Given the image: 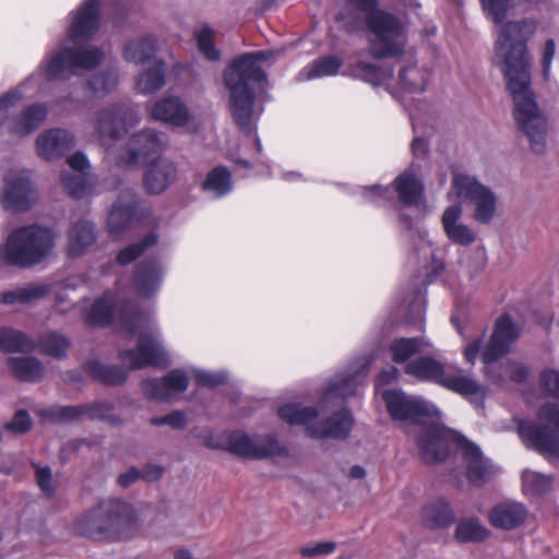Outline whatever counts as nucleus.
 Instances as JSON below:
<instances>
[{
  "mask_svg": "<svg viewBox=\"0 0 559 559\" xmlns=\"http://www.w3.org/2000/svg\"><path fill=\"white\" fill-rule=\"evenodd\" d=\"M538 24L536 19L506 23L496 50L504 61L507 86L514 103L513 115L518 127L527 136L532 151L542 154L546 148L547 121L531 87V56L527 46Z\"/></svg>",
  "mask_w": 559,
  "mask_h": 559,
  "instance_id": "obj_1",
  "label": "nucleus"
},
{
  "mask_svg": "<svg viewBox=\"0 0 559 559\" xmlns=\"http://www.w3.org/2000/svg\"><path fill=\"white\" fill-rule=\"evenodd\" d=\"M276 52L271 49L246 52L233 60L224 72V83L229 92V111L240 132H252L255 88L267 84L266 72L259 62L272 59Z\"/></svg>",
  "mask_w": 559,
  "mask_h": 559,
  "instance_id": "obj_2",
  "label": "nucleus"
},
{
  "mask_svg": "<svg viewBox=\"0 0 559 559\" xmlns=\"http://www.w3.org/2000/svg\"><path fill=\"white\" fill-rule=\"evenodd\" d=\"M418 455L428 465L444 462L450 452L466 464V478L477 487L485 484L486 466L480 448L456 430L442 424L424 425L417 437Z\"/></svg>",
  "mask_w": 559,
  "mask_h": 559,
  "instance_id": "obj_3",
  "label": "nucleus"
},
{
  "mask_svg": "<svg viewBox=\"0 0 559 559\" xmlns=\"http://www.w3.org/2000/svg\"><path fill=\"white\" fill-rule=\"evenodd\" d=\"M130 504L121 500L102 501L80 516L74 528L81 536L94 540H118L134 525Z\"/></svg>",
  "mask_w": 559,
  "mask_h": 559,
  "instance_id": "obj_4",
  "label": "nucleus"
},
{
  "mask_svg": "<svg viewBox=\"0 0 559 559\" xmlns=\"http://www.w3.org/2000/svg\"><path fill=\"white\" fill-rule=\"evenodd\" d=\"M55 246L50 229L33 224L14 229L0 250L7 265L31 267L48 257Z\"/></svg>",
  "mask_w": 559,
  "mask_h": 559,
  "instance_id": "obj_5",
  "label": "nucleus"
},
{
  "mask_svg": "<svg viewBox=\"0 0 559 559\" xmlns=\"http://www.w3.org/2000/svg\"><path fill=\"white\" fill-rule=\"evenodd\" d=\"M277 415L289 425H305L308 436L314 439H346L354 424L352 413L345 408L335 412L324 420L316 423H311L319 416V412L314 406L287 403L278 407Z\"/></svg>",
  "mask_w": 559,
  "mask_h": 559,
  "instance_id": "obj_6",
  "label": "nucleus"
},
{
  "mask_svg": "<svg viewBox=\"0 0 559 559\" xmlns=\"http://www.w3.org/2000/svg\"><path fill=\"white\" fill-rule=\"evenodd\" d=\"M366 26L373 35L368 48L374 59L395 58L404 53L407 32L400 17L381 10L366 17Z\"/></svg>",
  "mask_w": 559,
  "mask_h": 559,
  "instance_id": "obj_7",
  "label": "nucleus"
},
{
  "mask_svg": "<svg viewBox=\"0 0 559 559\" xmlns=\"http://www.w3.org/2000/svg\"><path fill=\"white\" fill-rule=\"evenodd\" d=\"M523 443L549 457H559V404L547 402L537 413V424L521 421L518 426Z\"/></svg>",
  "mask_w": 559,
  "mask_h": 559,
  "instance_id": "obj_8",
  "label": "nucleus"
},
{
  "mask_svg": "<svg viewBox=\"0 0 559 559\" xmlns=\"http://www.w3.org/2000/svg\"><path fill=\"white\" fill-rule=\"evenodd\" d=\"M104 53L98 47H63L43 60L39 71L46 81H59L73 74L76 69H95L102 63Z\"/></svg>",
  "mask_w": 559,
  "mask_h": 559,
  "instance_id": "obj_9",
  "label": "nucleus"
},
{
  "mask_svg": "<svg viewBox=\"0 0 559 559\" xmlns=\"http://www.w3.org/2000/svg\"><path fill=\"white\" fill-rule=\"evenodd\" d=\"M205 445L211 449H223L239 457L250 460H262L287 454V449L276 438L269 436L264 440L255 442L247 433L239 430L231 431L227 436L225 444L206 440Z\"/></svg>",
  "mask_w": 559,
  "mask_h": 559,
  "instance_id": "obj_10",
  "label": "nucleus"
},
{
  "mask_svg": "<svg viewBox=\"0 0 559 559\" xmlns=\"http://www.w3.org/2000/svg\"><path fill=\"white\" fill-rule=\"evenodd\" d=\"M118 358L129 370L147 367L165 368L169 365L168 356L157 337L148 332L138 335L135 348L119 350Z\"/></svg>",
  "mask_w": 559,
  "mask_h": 559,
  "instance_id": "obj_11",
  "label": "nucleus"
},
{
  "mask_svg": "<svg viewBox=\"0 0 559 559\" xmlns=\"http://www.w3.org/2000/svg\"><path fill=\"white\" fill-rule=\"evenodd\" d=\"M382 399L389 415L394 420H408L415 425H424L425 420L436 413L433 405L419 397L408 396L402 390H386Z\"/></svg>",
  "mask_w": 559,
  "mask_h": 559,
  "instance_id": "obj_12",
  "label": "nucleus"
},
{
  "mask_svg": "<svg viewBox=\"0 0 559 559\" xmlns=\"http://www.w3.org/2000/svg\"><path fill=\"white\" fill-rule=\"evenodd\" d=\"M167 145V135L144 129L132 135L124 163L129 166L146 165L160 158Z\"/></svg>",
  "mask_w": 559,
  "mask_h": 559,
  "instance_id": "obj_13",
  "label": "nucleus"
},
{
  "mask_svg": "<svg viewBox=\"0 0 559 559\" xmlns=\"http://www.w3.org/2000/svg\"><path fill=\"white\" fill-rule=\"evenodd\" d=\"M102 0H83L72 12L68 37L74 44L90 41L99 31L102 21Z\"/></svg>",
  "mask_w": 559,
  "mask_h": 559,
  "instance_id": "obj_14",
  "label": "nucleus"
},
{
  "mask_svg": "<svg viewBox=\"0 0 559 559\" xmlns=\"http://www.w3.org/2000/svg\"><path fill=\"white\" fill-rule=\"evenodd\" d=\"M134 120V112L128 104L115 103L98 111L96 131L100 138L117 140L128 132Z\"/></svg>",
  "mask_w": 559,
  "mask_h": 559,
  "instance_id": "obj_15",
  "label": "nucleus"
},
{
  "mask_svg": "<svg viewBox=\"0 0 559 559\" xmlns=\"http://www.w3.org/2000/svg\"><path fill=\"white\" fill-rule=\"evenodd\" d=\"M143 204L144 201L133 190L121 191L107 218L108 233L116 236L129 228L138 214L143 211Z\"/></svg>",
  "mask_w": 559,
  "mask_h": 559,
  "instance_id": "obj_16",
  "label": "nucleus"
},
{
  "mask_svg": "<svg viewBox=\"0 0 559 559\" xmlns=\"http://www.w3.org/2000/svg\"><path fill=\"white\" fill-rule=\"evenodd\" d=\"M189 386V378L182 369H171L162 379L147 378L141 382V390L148 400L165 402L171 392H185Z\"/></svg>",
  "mask_w": 559,
  "mask_h": 559,
  "instance_id": "obj_17",
  "label": "nucleus"
},
{
  "mask_svg": "<svg viewBox=\"0 0 559 559\" xmlns=\"http://www.w3.org/2000/svg\"><path fill=\"white\" fill-rule=\"evenodd\" d=\"M452 183L457 198L476 204L475 219L481 223L489 222V188L466 175L454 176Z\"/></svg>",
  "mask_w": 559,
  "mask_h": 559,
  "instance_id": "obj_18",
  "label": "nucleus"
},
{
  "mask_svg": "<svg viewBox=\"0 0 559 559\" xmlns=\"http://www.w3.org/2000/svg\"><path fill=\"white\" fill-rule=\"evenodd\" d=\"M178 177V168L168 159H158L147 164L143 175V188L150 195H159L165 192Z\"/></svg>",
  "mask_w": 559,
  "mask_h": 559,
  "instance_id": "obj_19",
  "label": "nucleus"
},
{
  "mask_svg": "<svg viewBox=\"0 0 559 559\" xmlns=\"http://www.w3.org/2000/svg\"><path fill=\"white\" fill-rule=\"evenodd\" d=\"M36 201V191L28 178L16 176L5 180L3 202L8 210L26 212Z\"/></svg>",
  "mask_w": 559,
  "mask_h": 559,
  "instance_id": "obj_20",
  "label": "nucleus"
},
{
  "mask_svg": "<svg viewBox=\"0 0 559 559\" xmlns=\"http://www.w3.org/2000/svg\"><path fill=\"white\" fill-rule=\"evenodd\" d=\"M74 145L71 132L55 128L49 129L36 140L37 154L46 160H56L63 157Z\"/></svg>",
  "mask_w": 559,
  "mask_h": 559,
  "instance_id": "obj_21",
  "label": "nucleus"
},
{
  "mask_svg": "<svg viewBox=\"0 0 559 559\" xmlns=\"http://www.w3.org/2000/svg\"><path fill=\"white\" fill-rule=\"evenodd\" d=\"M163 271L156 258H147L136 264L132 286L140 297H151L160 287Z\"/></svg>",
  "mask_w": 559,
  "mask_h": 559,
  "instance_id": "obj_22",
  "label": "nucleus"
},
{
  "mask_svg": "<svg viewBox=\"0 0 559 559\" xmlns=\"http://www.w3.org/2000/svg\"><path fill=\"white\" fill-rule=\"evenodd\" d=\"M520 332V326L509 314L497 319L495 331L491 333V382L495 378L493 361L510 350L512 344L519 338Z\"/></svg>",
  "mask_w": 559,
  "mask_h": 559,
  "instance_id": "obj_23",
  "label": "nucleus"
},
{
  "mask_svg": "<svg viewBox=\"0 0 559 559\" xmlns=\"http://www.w3.org/2000/svg\"><path fill=\"white\" fill-rule=\"evenodd\" d=\"M461 216V205L455 204L448 206L441 217L442 227L451 242L461 246H469L475 241L476 235L467 225L459 223Z\"/></svg>",
  "mask_w": 559,
  "mask_h": 559,
  "instance_id": "obj_24",
  "label": "nucleus"
},
{
  "mask_svg": "<svg viewBox=\"0 0 559 559\" xmlns=\"http://www.w3.org/2000/svg\"><path fill=\"white\" fill-rule=\"evenodd\" d=\"M97 238L96 226L92 222L80 219L73 223L68 231V254L81 257Z\"/></svg>",
  "mask_w": 559,
  "mask_h": 559,
  "instance_id": "obj_25",
  "label": "nucleus"
},
{
  "mask_svg": "<svg viewBox=\"0 0 559 559\" xmlns=\"http://www.w3.org/2000/svg\"><path fill=\"white\" fill-rule=\"evenodd\" d=\"M420 516L423 525L430 530L447 528L455 522V513L444 498L425 504Z\"/></svg>",
  "mask_w": 559,
  "mask_h": 559,
  "instance_id": "obj_26",
  "label": "nucleus"
},
{
  "mask_svg": "<svg viewBox=\"0 0 559 559\" xmlns=\"http://www.w3.org/2000/svg\"><path fill=\"white\" fill-rule=\"evenodd\" d=\"M151 115L155 120L182 127L189 121V110L178 97H166L154 104Z\"/></svg>",
  "mask_w": 559,
  "mask_h": 559,
  "instance_id": "obj_27",
  "label": "nucleus"
},
{
  "mask_svg": "<svg viewBox=\"0 0 559 559\" xmlns=\"http://www.w3.org/2000/svg\"><path fill=\"white\" fill-rule=\"evenodd\" d=\"M527 514L524 504L504 501L491 509V524L503 530H513L525 522Z\"/></svg>",
  "mask_w": 559,
  "mask_h": 559,
  "instance_id": "obj_28",
  "label": "nucleus"
},
{
  "mask_svg": "<svg viewBox=\"0 0 559 559\" xmlns=\"http://www.w3.org/2000/svg\"><path fill=\"white\" fill-rule=\"evenodd\" d=\"M83 370L92 380L107 385L119 386L127 382L128 371L118 365H105L97 359H90L84 362Z\"/></svg>",
  "mask_w": 559,
  "mask_h": 559,
  "instance_id": "obj_29",
  "label": "nucleus"
},
{
  "mask_svg": "<svg viewBox=\"0 0 559 559\" xmlns=\"http://www.w3.org/2000/svg\"><path fill=\"white\" fill-rule=\"evenodd\" d=\"M447 368L443 364L431 356H419L408 361L404 372L419 381L440 384Z\"/></svg>",
  "mask_w": 559,
  "mask_h": 559,
  "instance_id": "obj_30",
  "label": "nucleus"
},
{
  "mask_svg": "<svg viewBox=\"0 0 559 559\" xmlns=\"http://www.w3.org/2000/svg\"><path fill=\"white\" fill-rule=\"evenodd\" d=\"M399 201L404 206H414L419 203L424 194L423 182L412 173L400 174L392 183Z\"/></svg>",
  "mask_w": 559,
  "mask_h": 559,
  "instance_id": "obj_31",
  "label": "nucleus"
},
{
  "mask_svg": "<svg viewBox=\"0 0 559 559\" xmlns=\"http://www.w3.org/2000/svg\"><path fill=\"white\" fill-rule=\"evenodd\" d=\"M48 106L35 103L24 108L13 120L12 132L27 135L35 131L47 118Z\"/></svg>",
  "mask_w": 559,
  "mask_h": 559,
  "instance_id": "obj_32",
  "label": "nucleus"
},
{
  "mask_svg": "<svg viewBox=\"0 0 559 559\" xmlns=\"http://www.w3.org/2000/svg\"><path fill=\"white\" fill-rule=\"evenodd\" d=\"M8 368L11 373L23 382H38L44 379L46 369L35 357H10Z\"/></svg>",
  "mask_w": 559,
  "mask_h": 559,
  "instance_id": "obj_33",
  "label": "nucleus"
},
{
  "mask_svg": "<svg viewBox=\"0 0 559 559\" xmlns=\"http://www.w3.org/2000/svg\"><path fill=\"white\" fill-rule=\"evenodd\" d=\"M36 342L23 331L11 326H0V352L4 354L32 353Z\"/></svg>",
  "mask_w": 559,
  "mask_h": 559,
  "instance_id": "obj_34",
  "label": "nucleus"
},
{
  "mask_svg": "<svg viewBox=\"0 0 559 559\" xmlns=\"http://www.w3.org/2000/svg\"><path fill=\"white\" fill-rule=\"evenodd\" d=\"M201 188L203 191L212 192L215 198L227 195L234 188L230 170L223 165L215 166L206 174Z\"/></svg>",
  "mask_w": 559,
  "mask_h": 559,
  "instance_id": "obj_35",
  "label": "nucleus"
},
{
  "mask_svg": "<svg viewBox=\"0 0 559 559\" xmlns=\"http://www.w3.org/2000/svg\"><path fill=\"white\" fill-rule=\"evenodd\" d=\"M157 50V39L153 35H145L136 40L129 41L123 48V57L133 63L148 61Z\"/></svg>",
  "mask_w": 559,
  "mask_h": 559,
  "instance_id": "obj_36",
  "label": "nucleus"
},
{
  "mask_svg": "<svg viewBox=\"0 0 559 559\" xmlns=\"http://www.w3.org/2000/svg\"><path fill=\"white\" fill-rule=\"evenodd\" d=\"M456 371L445 370L439 385L463 396L476 395L480 392V384L476 380L461 374L460 369Z\"/></svg>",
  "mask_w": 559,
  "mask_h": 559,
  "instance_id": "obj_37",
  "label": "nucleus"
},
{
  "mask_svg": "<svg viewBox=\"0 0 559 559\" xmlns=\"http://www.w3.org/2000/svg\"><path fill=\"white\" fill-rule=\"evenodd\" d=\"M50 290L46 284L28 285L16 290H8L0 293V304L12 306L15 304H29L33 300L45 297Z\"/></svg>",
  "mask_w": 559,
  "mask_h": 559,
  "instance_id": "obj_38",
  "label": "nucleus"
},
{
  "mask_svg": "<svg viewBox=\"0 0 559 559\" xmlns=\"http://www.w3.org/2000/svg\"><path fill=\"white\" fill-rule=\"evenodd\" d=\"M488 530L477 518H466L457 522L454 537L459 543H479L487 538Z\"/></svg>",
  "mask_w": 559,
  "mask_h": 559,
  "instance_id": "obj_39",
  "label": "nucleus"
},
{
  "mask_svg": "<svg viewBox=\"0 0 559 559\" xmlns=\"http://www.w3.org/2000/svg\"><path fill=\"white\" fill-rule=\"evenodd\" d=\"M166 63L158 60L144 71L136 81V86L144 94L154 93L165 84Z\"/></svg>",
  "mask_w": 559,
  "mask_h": 559,
  "instance_id": "obj_40",
  "label": "nucleus"
},
{
  "mask_svg": "<svg viewBox=\"0 0 559 559\" xmlns=\"http://www.w3.org/2000/svg\"><path fill=\"white\" fill-rule=\"evenodd\" d=\"M551 486L552 477L549 475L530 469H525L522 473V490L527 497H542L551 489Z\"/></svg>",
  "mask_w": 559,
  "mask_h": 559,
  "instance_id": "obj_41",
  "label": "nucleus"
},
{
  "mask_svg": "<svg viewBox=\"0 0 559 559\" xmlns=\"http://www.w3.org/2000/svg\"><path fill=\"white\" fill-rule=\"evenodd\" d=\"M420 350L421 341L418 337H399L389 345L391 359L395 364H407Z\"/></svg>",
  "mask_w": 559,
  "mask_h": 559,
  "instance_id": "obj_42",
  "label": "nucleus"
},
{
  "mask_svg": "<svg viewBox=\"0 0 559 559\" xmlns=\"http://www.w3.org/2000/svg\"><path fill=\"white\" fill-rule=\"evenodd\" d=\"M346 74L373 86L381 85L385 79V74L380 66L366 61L348 64Z\"/></svg>",
  "mask_w": 559,
  "mask_h": 559,
  "instance_id": "obj_43",
  "label": "nucleus"
},
{
  "mask_svg": "<svg viewBox=\"0 0 559 559\" xmlns=\"http://www.w3.org/2000/svg\"><path fill=\"white\" fill-rule=\"evenodd\" d=\"M70 340L58 333V332H49L45 335H41L36 343V348L48 356L55 358H64L70 348Z\"/></svg>",
  "mask_w": 559,
  "mask_h": 559,
  "instance_id": "obj_44",
  "label": "nucleus"
},
{
  "mask_svg": "<svg viewBox=\"0 0 559 559\" xmlns=\"http://www.w3.org/2000/svg\"><path fill=\"white\" fill-rule=\"evenodd\" d=\"M37 414L43 421L53 424H66L82 417L81 404L67 406L53 405L39 409Z\"/></svg>",
  "mask_w": 559,
  "mask_h": 559,
  "instance_id": "obj_45",
  "label": "nucleus"
},
{
  "mask_svg": "<svg viewBox=\"0 0 559 559\" xmlns=\"http://www.w3.org/2000/svg\"><path fill=\"white\" fill-rule=\"evenodd\" d=\"M157 242V235L148 233L138 242L131 243L121 249L116 255V262L120 265H128L140 258L150 247Z\"/></svg>",
  "mask_w": 559,
  "mask_h": 559,
  "instance_id": "obj_46",
  "label": "nucleus"
},
{
  "mask_svg": "<svg viewBox=\"0 0 559 559\" xmlns=\"http://www.w3.org/2000/svg\"><path fill=\"white\" fill-rule=\"evenodd\" d=\"M114 321V306L103 298L96 299L87 313L85 322L92 326H109Z\"/></svg>",
  "mask_w": 559,
  "mask_h": 559,
  "instance_id": "obj_47",
  "label": "nucleus"
},
{
  "mask_svg": "<svg viewBox=\"0 0 559 559\" xmlns=\"http://www.w3.org/2000/svg\"><path fill=\"white\" fill-rule=\"evenodd\" d=\"M463 356L469 365H474L476 359L480 358L484 364V373L489 372V340H486L485 331L466 345Z\"/></svg>",
  "mask_w": 559,
  "mask_h": 559,
  "instance_id": "obj_48",
  "label": "nucleus"
},
{
  "mask_svg": "<svg viewBox=\"0 0 559 559\" xmlns=\"http://www.w3.org/2000/svg\"><path fill=\"white\" fill-rule=\"evenodd\" d=\"M343 64V59L334 55L319 57L310 64L308 78L334 76L338 74Z\"/></svg>",
  "mask_w": 559,
  "mask_h": 559,
  "instance_id": "obj_49",
  "label": "nucleus"
},
{
  "mask_svg": "<svg viewBox=\"0 0 559 559\" xmlns=\"http://www.w3.org/2000/svg\"><path fill=\"white\" fill-rule=\"evenodd\" d=\"M194 38L199 51L206 60L215 62L221 59L222 53L214 44L215 35L210 25L204 24L200 31L194 32Z\"/></svg>",
  "mask_w": 559,
  "mask_h": 559,
  "instance_id": "obj_50",
  "label": "nucleus"
},
{
  "mask_svg": "<svg viewBox=\"0 0 559 559\" xmlns=\"http://www.w3.org/2000/svg\"><path fill=\"white\" fill-rule=\"evenodd\" d=\"M400 84L411 93H423L427 87L425 73L417 67H405L399 73Z\"/></svg>",
  "mask_w": 559,
  "mask_h": 559,
  "instance_id": "obj_51",
  "label": "nucleus"
},
{
  "mask_svg": "<svg viewBox=\"0 0 559 559\" xmlns=\"http://www.w3.org/2000/svg\"><path fill=\"white\" fill-rule=\"evenodd\" d=\"M362 377L359 372L342 376L330 383L329 392L343 399L353 396L360 385Z\"/></svg>",
  "mask_w": 559,
  "mask_h": 559,
  "instance_id": "obj_52",
  "label": "nucleus"
},
{
  "mask_svg": "<svg viewBox=\"0 0 559 559\" xmlns=\"http://www.w3.org/2000/svg\"><path fill=\"white\" fill-rule=\"evenodd\" d=\"M114 404L109 401H95L92 403L81 404L82 417L87 416L95 420H105L115 423L117 417L112 414Z\"/></svg>",
  "mask_w": 559,
  "mask_h": 559,
  "instance_id": "obj_53",
  "label": "nucleus"
},
{
  "mask_svg": "<svg viewBox=\"0 0 559 559\" xmlns=\"http://www.w3.org/2000/svg\"><path fill=\"white\" fill-rule=\"evenodd\" d=\"M143 318L142 309L134 302H124L120 310V320L126 331L135 335Z\"/></svg>",
  "mask_w": 559,
  "mask_h": 559,
  "instance_id": "obj_54",
  "label": "nucleus"
},
{
  "mask_svg": "<svg viewBox=\"0 0 559 559\" xmlns=\"http://www.w3.org/2000/svg\"><path fill=\"white\" fill-rule=\"evenodd\" d=\"M61 183L69 195L75 199L84 197L88 190L87 179L84 175L61 174Z\"/></svg>",
  "mask_w": 559,
  "mask_h": 559,
  "instance_id": "obj_55",
  "label": "nucleus"
},
{
  "mask_svg": "<svg viewBox=\"0 0 559 559\" xmlns=\"http://www.w3.org/2000/svg\"><path fill=\"white\" fill-rule=\"evenodd\" d=\"M116 84L117 80L111 73L100 72L86 82V87L94 94H107Z\"/></svg>",
  "mask_w": 559,
  "mask_h": 559,
  "instance_id": "obj_56",
  "label": "nucleus"
},
{
  "mask_svg": "<svg viewBox=\"0 0 559 559\" xmlns=\"http://www.w3.org/2000/svg\"><path fill=\"white\" fill-rule=\"evenodd\" d=\"M539 383L543 391L552 397L559 399V371L547 368L540 372Z\"/></svg>",
  "mask_w": 559,
  "mask_h": 559,
  "instance_id": "obj_57",
  "label": "nucleus"
},
{
  "mask_svg": "<svg viewBox=\"0 0 559 559\" xmlns=\"http://www.w3.org/2000/svg\"><path fill=\"white\" fill-rule=\"evenodd\" d=\"M35 467L36 483L43 493L47 498H51L55 495V487L52 486V473L49 466H38L33 464Z\"/></svg>",
  "mask_w": 559,
  "mask_h": 559,
  "instance_id": "obj_58",
  "label": "nucleus"
},
{
  "mask_svg": "<svg viewBox=\"0 0 559 559\" xmlns=\"http://www.w3.org/2000/svg\"><path fill=\"white\" fill-rule=\"evenodd\" d=\"M32 428V419L25 409H19L12 420L4 424V429L14 433H25Z\"/></svg>",
  "mask_w": 559,
  "mask_h": 559,
  "instance_id": "obj_59",
  "label": "nucleus"
},
{
  "mask_svg": "<svg viewBox=\"0 0 559 559\" xmlns=\"http://www.w3.org/2000/svg\"><path fill=\"white\" fill-rule=\"evenodd\" d=\"M362 195L366 200L373 203L393 201V192L389 186L374 185L365 187L362 189Z\"/></svg>",
  "mask_w": 559,
  "mask_h": 559,
  "instance_id": "obj_60",
  "label": "nucleus"
},
{
  "mask_svg": "<svg viewBox=\"0 0 559 559\" xmlns=\"http://www.w3.org/2000/svg\"><path fill=\"white\" fill-rule=\"evenodd\" d=\"M194 381L199 386L215 389L227 381V376L222 372L197 371Z\"/></svg>",
  "mask_w": 559,
  "mask_h": 559,
  "instance_id": "obj_61",
  "label": "nucleus"
},
{
  "mask_svg": "<svg viewBox=\"0 0 559 559\" xmlns=\"http://www.w3.org/2000/svg\"><path fill=\"white\" fill-rule=\"evenodd\" d=\"M150 423L153 426L168 425L173 428L180 429L186 426L187 417L182 411H173L165 416L152 417Z\"/></svg>",
  "mask_w": 559,
  "mask_h": 559,
  "instance_id": "obj_62",
  "label": "nucleus"
},
{
  "mask_svg": "<svg viewBox=\"0 0 559 559\" xmlns=\"http://www.w3.org/2000/svg\"><path fill=\"white\" fill-rule=\"evenodd\" d=\"M556 55V43L552 38H548L543 48L540 53V64L543 70V76L545 80H548L550 78V71H551V63Z\"/></svg>",
  "mask_w": 559,
  "mask_h": 559,
  "instance_id": "obj_63",
  "label": "nucleus"
},
{
  "mask_svg": "<svg viewBox=\"0 0 559 559\" xmlns=\"http://www.w3.org/2000/svg\"><path fill=\"white\" fill-rule=\"evenodd\" d=\"M336 548L334 542H320L314 546H306L300 549V555L305 558L332 554Z\"/></svg>",
  "mask_w": 559,
  "mask_h": 559,
  "instance_id": "obj_64",
  "label": "nucleus"
}]
</instances>
